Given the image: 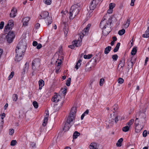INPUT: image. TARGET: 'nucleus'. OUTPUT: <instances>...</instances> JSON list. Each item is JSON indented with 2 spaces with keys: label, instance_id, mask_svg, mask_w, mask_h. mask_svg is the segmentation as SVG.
Returning <instances> with one entry per match:
<instances>
[{
  "label": "nucleus",
  "instance_id": "6",
  "mask_svg": "<svg viewBox=\"0 0 149 149\" xmlns=\"http://www.w3.org/2000/svg\"><path fill=\"white\" fill-rule=\"evenodd\" d=\"M107 125L108 124L107 126V128L111 127L113 126L114 123V119L112 118V117L109 118L108 121H107Z\"/></svg>",
  "mask_w": 149,
  "mask_h": 149
},
{
  "label": "nucleus",
  "instance_id": "3",
  "mask_svg": "<svg viewBox=\"0 0 149 149\" xmlns=\"http://www.w3.org/2000/svg\"><path fill=\"white\" fill-rule=\"evenodd\" d=\"M79 12V9H73L72 8H71L69 12L70 19H73L78 14Z\"/></svg>",
  "mask_w": 149,
  "mask_h": 149
},
{
  "label": "nucleus",
  "instance_id": "15",
  "mask_svg": "<svg viewBox=\"0 0 149 149\" xmlns=\"http://www.w3.org/2000/svg\"><path fill=\"white\" fill-rule=\"evenodd\" d=\"M71 126L70 124L66 122L64 125L63 129L65 131H68L69 129Z\"/></svg>",
  "mask_w": 149,
  "mask_h": 149
},
{
  "label": "nucleus",
  "instance_id": "58",
  "mask_svg": "<svg viewBox=\"0 0 149 149\" xmlns=\"http://www.w3.org/2000/svg\"><path fill=\"white\" fill-rule=\"evenodd\" d=\"M4 22H1L0 23V29H2L4 26Z\"/></svg>",
  "mask_w": 149,
  "mask_h": 149
},
{
  "label": "nucleus",
  "instance_id": "29",
  "mask_svg": "<svg viewBox=\"0 0 149 149\" xmlns=\"http://www.w3.org/2000/svg\"><path fill=\"white\" fill-rule=\"evenodd\" d=\"M93 10H91L90 9L87 14V17L88 19L93 14Z\"/></svg>",
  "mask_w": 149,
  "mask_h": 149
},
{
  "label": "nucleus",
  "instance_id": "4",
  "mask_svg": "<svg viewBox=\"0 0 149 149\" xmlns=\"http://www.w3.org/2000/svg\"><path fill=\"white\" fill-rule=\"evenodd\" d=\"M15 36L13 31H9L6 36L7 42L9 43H12L15 37Z\"/></svg>",
  "mask_w": 149,
  "mask_h": 149
},
{
  "label": "nucleus",
  "instance_id": "13",
  "mask_svg": "<svg viewBox=\"0 0 149 149\" xmlns=\"http://www.w3.org/2000/svg\"><path fill=\"white\" fill-rule=\"evenodd\" d=\"M30 20L29 17H26L23 18L22 22H23V25L24 26H26L28 25V22Z\"/></svg>",
  "mask_w": 149,
  "mask_h": 149
},
{
  "label": "nucleus",
  "instance_id": "47",
  "mask_svg": "<svg viewBox=\"0 0 149 149\" xmlns=\"http://www.w3.org/2000/svg\"><path fill=\"white\" fill-rule=\"evenodd\" d=\"M33 105L34 107L36 109H37L38 107V104L36 101H34L33 102Z\"/></svg>",
  "mask_w": 149,
  "mask_h": 149
},
{
  "label": "nucleus",
  "instance_id": "46",
  "mask_svg": "<svg viewBox=\"0 0 149 149\" xmlns=\"http://www.w3.org/2000/svg\"><path fill=\"white\" fill-rule=\"evenodd\" d=\"M124 79L121 78H119L118 80V82L120 84H122L124 82Z\"/></svg>",
  "mask_w": 149,
  "mask_h": 149
},
{
  "label": "nucleus",
  "instance_id": "53",
  "mask_svg": "<svg viewBox=\"0 0 149 149\" xmlns=\"http://www.w3.org/2000/svg\"><path fill=\"white\" fill-rule=\"evenodd\" d=\"M139 119H138V118H136V119L135 120V122L134 123V125H139Z\"/></svg>",
  "mask_w": 149,
  "mask_h": 149
},
{
  "label": "nucleus",
  "instance_id": "18",
  "mask_svg": "<svg viewBox=\"0 0 149 149\" xmlns=\"http://www.w3.org/2000/svg\"><path fill=\"white\" fill-rule=\"evenodd\" d=\"M76 110V107H73L71 109L70 115L75 117Z\"/></svg>",
  "mask_w": 149,
  "mask_h": 149
},
{
  "label": "nucleus",
  "instance_id": "55",
  "mask_svg": "<svg viewBox=\"0 0 149 149\" xmlns=\"http://www.w3.org/2000/svg\"><path fill=\"white\" fill-rule=\"evenodd\" d=\"M115 111H116L118 109V105L117 104H114L112 107Z\"/></svg>",
  "mask_w": 149,
  "mask_h": 149
},
{
  "label": "nucleus",
  "instance_id": "42",
  "mask_svg": "<svg viewBox=\"0 0 149 149\" xmlns=\"http://www.w3.org/2000/svg\"><path fill=\"white\" fill-rule=\"evenodd\" d=\"M112 58L114 61H116L118 58V56L116 54L113 55L112 56Z\"/></svg>",
  "mask_w": 149,
  "mask_h": 149
},
{
  "label": "nucleus",
  "instance_id": "23",
  "mask_svg": "<svg viewBox=\"0 0 149 149\" xmlns=\"http://www.w3.org/2000/svg\"><path fill=\"white\" fill-rule=\"evenodd\" d=\"M125 60L124 58H123L120 61V63L119 65H118V67L119 66H120V68H123L125 64Z\"/></svg>",
  "mask_w": 149,
  "mask_h": 149
},
{
  "label": "nucleus",
  "instance_id": "36",
  "mask_svg": "<svg viewBox=\"0 0 149 149\" xmlns=\"http://www.w3.org/2000/svg\"><path fill=\"white\" fill-rule=\"evenodd\" d=\"M18 99V95L17 94H14L13 95L12 99L14 101H16Z\"/></svg>",
  "mask_w": 149,
  "mask_h": 149
},
{
  "label": "nucleus",
  "instance_id": "60",
  "mask_svg": "<svg viewBox=\"0 0 149 149\" xmlns=\"http://www.w3.org/2000/svg\"><path fill=\"white\" fill-rule=\"evenodd\" d=\"M42 47V45L40 43H39L38 44V45L37 46L36 48L38 49H40Z\"/></svg>",
  "mask_w": 149,
  "mask_h": 149
},
{
  "label": "nucleus",
  "instance_id": "1",
  "mask_svg": "<svg viewBox=\"0 0 149 149\" xmlns=\"http://www.w3.org/2000/svg\"><path fill=\"white\" fill-rule=\"evenodd\" d=\"M40 19H45L47 18V19L45 20L46 23L48 26L51 24L52 22V17L49 16V13L47 11H44L41 13L40 15Z\"/></svg>",
  "mask_w": 149,
  "mask_h": 149
},
{
  "label": "nucleus",
  "instance_id": "34",
  "mask_svg": "<svg viewBox=\"0 0 149 149\" xmlns=\"http://www.w3.org/2000/svg\"><path fill=\"white\" fill-rule=\"evenodd\" d=\"M0 3L2 5V7H4L6 6V0H0Z\"/></svg>",
  "mask_w": 149,
  "mask_h": 149
},
{
  "label": "nucleus",
  "instance_id": "33",
  "mask_svg": "<svg viewBox=\"0 0 149 149\" xmlns=\"http://www.w3.org/2000/svg\"><path fill=\"white\" fill-rule=\"evenodd\" d=\"M136 49L137 47H134L133 48L131 52V54L132 55H134L136 54L137 52Z\"/></svg>",
  "mask_w": 149,
  "mask_h": 149
},
{
  "label": "nucleus",
  "instance_id": "28",
  "mask_svg": "<svg viewBox=\"0 0 149 149\" xmlns=\"http://www.w3.org/2000/svg\"><path fill=\"white\" fill-rule=\"evenodd\" d=\"M130 18H128L126 22L124 24V26L125 28H127L130 25Z\"/></svg>",
  "mask_w": 149,
  "mask_h": 149
},
{
  "label": "nucleus",
  "instance_id": "43",
  "mask_svg": "<svg viewBox=\"0 0 149 149\" xmlns=\"http://www.w3.org/2000/svg\"><path fill=\"white\" fill-rule=\"evenodd\" d=\"M52 0H43L44 3L47 5H50L51 4Z\"/></svg>",
  "mask_w": 149,
  "mask_h": 149
},
{
  "label": "nucleus",
  "instance_id": "62",
  "mask_svg": "<svg viewBox=\"0 0 149 149\" xmlns=\"http://www.w3.org/2000/svg\"><path fill=\"white\" fill-rule=\"evenodd\" d=\"M14 132V130L13 129H10L9 130V134L12 135Z\"/></svg>",
  "mask_w": 149,
  "mask_h": 149
},
{
  "label": "nucleus",
  "instance_id": "41",
  "mask_svg": "<svg viewBox=\"0 0 149 149\" xmlns=\"http://www.w3.org/2000/svg\"><path fill=\"white\" fill-rule=\"evenodd\" d=\"M92 55L91 54H89L87 55H84V58L85 59H90L92 56Z\"/></svg>",
  "mask_w": 149,
  "mask_h": 149
},
{
  "label": "nucleus",
  "instance_id": "35",
  "mask_svg": "<svg viewBox=\"0 0 149 149\" xmlns=\"http://www.w3.org/2000/svg\"><path fill=\"white\" fill-rule=\"evenodd\" d=\"M13 21L12 20H10L8 22L7 24L10 26L11 27H13L14 25Z\"/></svg>",
  "mask_w": 149,
  "mask_h": 149
},
{
  "label": "nucleus",
  "instance_id": "30",
  "mask_svg": "<svg viewBox=\"0 0 149 149\" xmlns=\"http://www.w3.org/2000/svg\"><path fill=\"white\" fill-rule=\"evenodd\" d=\"M123 139L122 138H121L120 139H119L118 142H117L116 145V146L118 147H120L122 145H121V143L123 141Z\"/></svg>",
  "mask_w": 149,
  "mask_h": 149
},
{
  "label": "nucleus",
  "instance_id": "27",
  "mask_svg": "<svg viewBox=\"0 0 149 149\" xmlns=\"http://www.w3.org/2000/svg\"><path fill=\"white\" fill-rule=\"evenodd\" d=\"M80 135V133L77 131H75L73 133V139H77L78 136Z\"/></svg>",
  "mask_w": 149,
  "mask_h": 149
},
{
  "label": "nucleus",
  "instance_id": "11",
  "mask_svg": "<svg viewBox=\"0 0 149 149\" xmlns=\"http://www.w3.org/2000/svg\"><path fill=\"white\" fill-rule=\"evenodd\" d=\"M141 115V118H143L145 119L146 118V114L144 113H142L140 111L136 113L135 116L136 118H138V119H139V118H140V116Z\"/></svg>",
  "mask_w": 149,
  "mask_h": 149
},
{
  "label": "nucleus",
  "instance_id": "44",
  "mask_svg": "<svg viewBox=\"0 0 149 149\" xmlns=\"http://www.w3.org/2000/svg\"><path fill=\"white\" fill-rule=\"evenodd\" d=\"M48 119L44 118L43 120L42 125L45 127L46 126Z\"/></svg>",
  "mask_w": 149,
  "mask_h": 149
},
{
  "label": "nucleus",
  "instance_id": "59",
  "mask_svg": "<svg viewBox=\"0 0 149 149\" xmlns=\"http://www.w3.org/2000/svg\"><path fill=\"white\" fill-rule=\"evenodd\" d=\"M114 121L115 123H117L118 121V116H114Z\"/></svg>",
  "mask_w": 149,
  "mask_h": 149
},
{
  "label": "nucleus",
  "instance_id": "38",
  "mask_svg": "<svg viewBox=\"0 0 149 149\" xmlns=\"http://www.w3.org/2000/svg\"><path fill=\"white\" fill-rule=\"evenodd\" d=\"M130 129V127L128 126H125L122 128V131L125 132L128 131Z\"/></svg>",
  "mask_w": 149,
  "mask_h": 149
},
{
  "label": "nucleus",
  "instance_id": "64",
  "mask_svg": "<svg viewBox=\"0 0 149 149\" xmlns=\"http://www.w3.org/2000/svg\"><path fill=\"white\" fill-rule=\"evenodd\" d=\"M136 0H131L130 5L131 6H133L134 5V3Z\"/></svg>",
  "mask_w": 149,
  "mask_h": 149
},
{
  "label": "nucleus",
  "instance_id": "17",
  "mask_svg": "<svg viewBox=\"0 0 149 149\" xmlns=\"http://www.w3.org/2000/svg\"><path fill=\"white\" fill-rule=\"evenodd\" d=\"M135 131L136 132L138 133L142 129L141 126L140 125H134Z\"/></svg>",
  "mask_w": 149,
  "mask_h": 149
},
{
  "label": "nucleus",
  "instance_id": "22",
  "mask_svg": "<svg viewBox=\"0 0 149 149\" xmlns=\"http://www.w3.org/2000/svg\"><path fill=\"white\" fill-rule=\"evenodd\" d=\"M133 57H132L130 61V59H127V62L128 65L129 66L130 63H131L132 64V65H131L132 67L133 66V65H134V64L135 63V60L134 59V60L133 61Z\"/></svg>",
  "mask_w": 149,
  "mask_h": 149
},
{
  "label": "nucleus",
  "instance_id": "40",
  "mask_svg": "<svg viewBox=\"0 0 149 149\" xmlns=\"http://www.w3.org/2000/svg\"><path fill=\"white\" fill-rule=\"evenodd\" d=\"M134 121V120L133 119H131L127 123V125L129 126L130 127V126L133 123Z\"/></svg>",
  "mask_w": 149,
  "mask_h": 149
},
{
  "label": "nucleus",
  "instance_id": "26",
  "mask_svg": "<svg viewBox=\"0 0 149 149\" xmlns=\"http://www.w3.org/2000/svg\"><path fill=\"white\" fill-rule=\"evenodd\" d=\"M81 61V60L80 59L77 62L75 66V68H76L77 70L78 69L79 67L80 66Z\"/></svg>",
  "mask_w": 149,
  "mask_h": 149
},
{
  "label": "nucleus",
  "instance_id": "39",
  "mask_svg": "<svg viewBox=\"0 0 149 149\" xmlns=\"http://www.w3.org/2000/svg\"><path fill=\"white\" fill-rule=\"evenodd\" d=\"M125 33V30L124 29H122L119 30L118 32V34L120 36L123 35Z\"/></svg>",
  "mask_w": 149,
  "mask_h": 149
},
{
  "label": "nucleus",
  "instance_id": "45",
  "mask_svg": "<svg viewBox=\"0 0 149 149\" xmlns=\"http://www.w3.org/2000/svg\"><path fill=\"white\" fill-rule=\"evenodd\" d=\"M36 61L35 60H33L32 63V69L33 70H36V67H35V64L36 63Z\"/></svg>",
  "mask_w": 149,
  "mask_h": 149
},
{
  "label": "nucleus",
  "instance_id": "2",
  "mask_svg": "<svg viewBox=\"0 0 149 149\" xmlns=\"http://www.w3.org/2000/svg\"><path fill=\"white\" fill-rule=\"evenodd\" d=\"M105 19V18L104 17L103 18L101 22L100 26V28H102L104 29H105L106 28L109 29H110L111 27V19L109 18L108 20V22H107L105 25L104 24V21ZM111 30L110 29L109 30V31H108V33H109L110 32Z\"/></svg>",
  "mask_w": 149,
  "mask_h": 149
},
{
  "label": "nucleus",
  "instance_id": "10",
  "mask_svg": "<svg viewBox=\"0 0 149 149\" xmlns=\"http://www.w3.org/2000/svg\"><path fill=\"white\" fill-rule=\"evenodd\" d=\"M97 5L96 1L93 0L90 4L89 8L91 10H94L96 8Z\"/></svg>",
  "mask_w": 149,
  "mask_h": 149
},
{
  "label": "nucleus",
  "instance_id": "50",
  "mask_svg": "<svg viewBox=\"0 0 149 149\" xmlns=\"http://www.w3.org/2000/svg\"><path fill=\"white\" fill-rule=\"evenodd\" d=\"M17 141L16 140H12L10 142V145L11 146H14L17 143Z\"/></svg>",
  "mask_w": 149,
  "mask_h": 149
},
{
  "label": "nucleus",
  "instance_id": "8",
  "mask_svg": "<svg viewBox=\"0 0 149 149\" xmlns=\"http://www.w3.org/2000/svg\"><path fill=\"white\" fill-rule=\"evenodd\" d=\"M17 14V9L15 7L13 8L10 14V17L11 18H14L16 16Z\"/></svg>",
  "mask_w": 149,
  "mask_h": 149
},
{
  "label": "nucleus",
  "instance_id": "61",
  "mask_svg": "<svg viewBox=\"0 0 149 149\" xmlns=\"http://www.w3.org/2000/svg\"><path fill=\"white\" fill-rule=\"evenodd\" d=\"M32 45L33 46L36 47L38 45L37 42L36 41H34L32 43Z\"/></svg>",
  "mask_w": 149,
  "mask_h": 149
},
{
  "label": "nucleus",
  "instance_id": "19",
  "mask_svg": "<svg viewBox=\"0 0 149 149\" xmlns=\"http://www.w3.org/2000/svg\"><path fill=\"white\" fill-rule=\"evenodd\" d=\"M23 58L22 55H17L16 54L15 58V61L18 62L22 59Z\"/></svg>",
  "mask_w": 149,
  "mask_h": 149
},
{
  "label": "nucleus",
  "instance_id": "31",
  "mask_svg": "<svg viewBox=\"0 0 149 149\" xmlns=\"http://www.w3.org/2000/svg\"><path fill=\"white\" fill-rule=\"evenodd\" d=\"M12 28L10 26H9L8 24H7L5 27L4 31L5 33H6V32H8L9 30H11Z\"/></svg>",
  "mask_w": 149,
  "mask_h": 149
},
{
  "label": "nucleus",
  "instance_id": "37",
  "mask_svg": "<svg viewBox=\"0 0 149 149\" xmlns=\"http://www.w3.org/2000/svg\"><path fill=\"white\" fill-rule=\"evenodd\" d=\"M53 108L55 111H57L59 110L60 108V106H58L57 104H55L53 107Z\"/></svg>",
  "mask_w": 149,
  "mask_h": 149
},
{
  "label": "nucleus",
  "instance_id": "9",
  "mask_svg": "<svg viewBox=\"0 0 149 149\" xmlns=\"http://www.w3.org/2000/svg\"><path fill=\"white\" fill-rule=\"evenodd\" d=\"M91 26V24H88L82 31V34L84 35L87 34L88 33L89 29Z\"/></svg>",
  "mask_w": 149,
  "mask_h": 149
},
{
  "label": "nucleus",
  "instance_id": "20",
  "mask_svg": "<svg viewBox=\"0 0 149 149\" xmlns=\"http://www.w3.org/2000/svg\"><path fill=\"white\" fill-rule=\"evenodd\" d=\"M142 37L144 38L149 37V27H148L147 29L145 31V33L142 35Z\"/></svg>",
  "mask_w": 149,
  "mask_h": 149
},
{
  "label": "nucleus",
  "instance_id": "5",
  "mask_svg": "<svg viewBox=\"0 0 149 149\" xmlns=\"http://www.w3.org/2000/svg\"><path fill=\"white\" fill-rule=\"evenodd\" d=\"M73 44L68 46V47L71 49H74L75 47H78L81 45V41L79 40H75L72 42Z\"/></svg>",
  "mask_w": 149,
  "mask_h": 149
},
{
  "label": "nucleus",
  "instance_id": "14",
  "mask_svg": "<svg viewBox=\"0 0 149 149\" xmlns=\"http://www.w3.org/2000/svg\"><path fill=\"white\" fill-rule=\"evenodd\" d=\"M97 147V144L95 142L91 143L89 146L90 149H98Z\"/></svg>",
  "mask_w": 149,
  "mask_h": 149
},
{
  "label": "nucleus",
  "instance_id": "56",
  "mask_svg": "<svg viewBox=\"0 0 149 149\" xmlns=\"http://www.w3.org/2000/svg\"><path fill=\"white\" fill-rule=\"evenodd\" d=\"M148 132L147 131L145 130L143 133V137H146L147 136Z\"/></svg>",
  "mask_w": 149,
  "mask_h": 149
},
{
  "label": "nucleus",
  "instance_id": "54",
  "mask_svg": "<svg viewBox=\"0 0 149 149\" xmlns=\"http://www.w3.org/2000/svg\"><path fill=\"white\" fill-rule=\"evenodd\" d=\"M30 147L32 148H34L36 146V143L34 142H31L30 144Z\"/></svg>",
  "mask_w": 149,
  "mask_h": 149
},
{
  "label": "nucleus",
  "instance_id": "57",
  "mask_svg": "<svg viewBox=\"0 0 149 149\" xmlns=\"http://www.w3.org/2000/svg\"><path fill=\"white\" fill-rule=\"evenodd\" d=\"M63 90V91H62V93L64 95V96L65 97V96L66 94L67 93V88H64V89H61V90Z\"/></svg>",
  "mask_w": 149,
  "mask_h": 149
},
{
  "label": "nucleus",
  "instance_id": "51",
  "mask_svg": "<svg viewBox=\"0 0 149 149\" xmlns=\"http://www.w3.org/2000/svg\"><path fill=\"white\" fill-rule=\"evenodd\" d=\"M104 79L103 78H102L100 79L99 84L100 85L102 86L104 84Z\"/></svg>",
  "mask_w": 149,
  "mask_h": 149
},
{
  "label": "nucleus",
  "instance_id": "25",
  "mask_svg": "<svg viewBox=\"0 0 149 149\" xmlns=\"http://www.w3.org/2000/svg\"><path fill=\"white\" fill-rule=\"evenodd\" d=\"M80 4L79 3H77L76 4H74L72 5L71 8H72V9H79V10L80 8Z\"/></svg>",
  "mask_w": 149,
  "mask_h": 149
},
{
  "label": "nucleus",
  "instance_id": "32",
  "mask_svg": "<svg viewBox=\"0 0 149 149\" xmlns=\"http://www.w3.org/2000/svg\"><path fill=\"white\" fill-rule=\"evenodd\" d=\"M89 111L88 109L86 110L82 114L81 116V120H82L85 116L88 115L89 113Z\"/></svg>",
  "mask_w": 149,
  "mask_h": 149
},
{
  "label": "nucleus",
  "instance_id": "7",
  "mask_svg": "<svg viewBox=\"0 0 149 149\" xmlns=\"http://www.w3.org/2000/svg\"><path fill=\"white\" fill-rule=\"evenodd\" d=\"M61 96L59 95H58L56 93L54 95L52 99V100L53 102H55L56 103L61 101Z\"/></svg>",
  "mask_w": 149,
  "mask_h": 149
},
{
  "label": "nucleus",
  "instance_id": "63",
  "mask_svg": "<svg viewBox=\"0 0 149 149\" xmlns=\"http://www.w3.org/2000/svg\"><path fill=\"white\" fill-rule=\"evenodd\" d=\"M29 67V63L27 62H26L25 64V67L24 68H26V69H28Z\"/></svg>",
  "mask_w": 149,
  "mask_h": 149
},
{
  "label": "nucleus",
  "instance_id": "12",
  "mask_svg": "<svg viewBox=\"0 0 149 149\" xmlns=\"http://www.w3.org/2000/svg\"><path fill=\"white\" fill-rule=\"evenodd\" d=\"M16 54L17 55H23V53H24V51L22 50L21 47H17L16 48L15 50Z\"/></svg>",
  "mask_w": 149,
  "mask_h": 149
},
{
  "label": "nucleus",
  "instance_id": "48",
  "mask_svg": "<svg viewBox=\"0 0 149 149\" xmlns=\"http://www.w3.org/2000/svg\"><path fill=\"white\" fill-rule=\"evenodd\" d=\"M115 4L114 3H111L109 5V8L110 9L112 10L115 7Z\"/></svg>",
  "mask_w": 149,
  "mask_h": 149
},
{
  "label": "nucleus",
  "instance_id": "16",
  "mask_svg": "<svg viewBox=\"0 0 149 149\" xmlns=\"http://www.w3.org/2000/svg\"><path fill=\"white\" fill-rule=\"evenodd\" d=\"M75 117L71 115H69L68 116L66 122L70 124L72 122L74 119Z\"/></svg>",
  "mask_w": 149,
  "mask_h": 149
},
{
  "label": "nucleus",
  "instance_id": "52",
  "mask_svg": "<svg viewBox=\"0 0 149 149\" xmlns=\"http://www.w3.org/2000/svg\"><path fill=\"white\" fill-rule=\"evenodd\" d=\"M14 75V72H11L10 74L8 77V80H10L13 77V76Z\"/></svg>",
  "mask_w": 149,
  "mask_h": 149
},
{
  "label": "nucleus",
  "instance_id": "24",
  "mask_svg": "<svg viewBox=\"0 0 149 149\" xmlns=\"http://www.w3.org/2000/svg\"><path fill=\"white\" fill-rule=\"evenodd\" d=\"M111 49V47L108 46L106 47L104 49V53L105 54H108L110 52Z\"/></svg>",
  "mask_w": 149,
  "mask_h": 149
},
{
  "label": "nucleus",
  "instance_id": "21",
  "mask_svg": "<svg viewBox=\"0 0 149 149\" xmlns=\"http://www.w3.org/2000/svg\"><path fill=\"white\" fill-rule=\"evenodd\" d=\"M38 83L39 85V89L40 90L42 89V87L44 85V81L43 80L41 79L39 80Z\"/></svg>",
  "mask_w": 149,
  "mask_h": 149
},
{
  "label": "nucleus",
  "instance_id": "49",
  "mask_svg": "<svg viewBox=\"0 0 149 149\" xmlns=\"http://www.w3.org/2000/svg\"><path fill=\"white\" fill-rule=\"evenodd\" d=\"M71 80V78H69L66 83V85L67 86H69L70 84V81Z\"/></svg>",
  "mask_w": 149,
  "mask_h": 149
}]
</instances>
